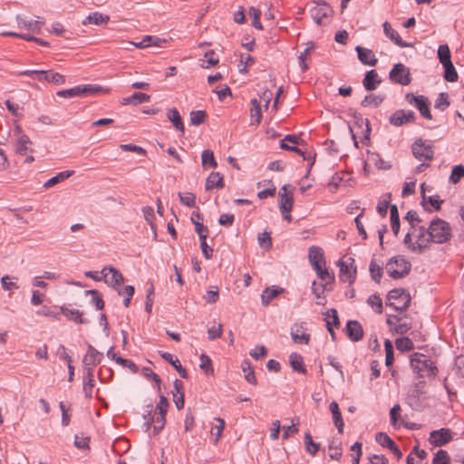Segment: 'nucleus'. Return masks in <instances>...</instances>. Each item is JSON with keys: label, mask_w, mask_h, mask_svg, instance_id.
<instances>
[{"label": "nucleus", "mask_w": 464, "mask_h": 464, "mask_svg": "<svg viewBox=\"0 0 464 464\" xmlns=\"http://www.w3.org/2000/svg\"><path fill=\"white\" fill-rule=\"evenodd\" d=\"M110 20L109 15L102 14L99 12H94L90 14L82 22L84 25L91 24L100 25L102 24H106Z\"/></svg>", "instance_id": "obj_33"}, {"label": "nucleus", "mask_w": 464, "mask_h": 464, "mask_svg": "<svg viewBox=\"0 0 464 464\" xmlns=\"http://www.w3.org/2000/svg\"><path fill=\"white\" fill-rule=\"evenodd\" d=\"M216 424L211 429V434L215 436V443H218L219 439L222 437L223 430L225 429V421L221 418H215Z\"/></svg>", "instance_id": "obj_45"}, {"label": "nucleus", "mask_w": 464, "mask_h": 464, "mask_svg": "<svg viewBox=\"0 0 464 464\" xmlns=\"http://www.w3.org/2000/svg\"><path fill=\"white\" fill-rule=\"evenodd\" d=\"M224 187L223 176L219 172H211L206 180V189L222 188Z\"/></svg>", "instance_id": "obj_29"}, {"label": "nucleus", "mask_w": 464, "mask_h": 464, "mask_svg": "<svg viewBox=\"0 0 464 464\" xmlns=\"http://www.w3.org/2000/svg\"><path fill=\"white\" fill-rule=\"evenodd\" d=\"M16 130L18 131L19 136L15 142V151L20 155H25L29 150L31 140L26 135L21 133L19 127L16 128Z\"/></svg>", "instance_id": "obj_28"}, {"label": "nucleus", "mask_w": 464, "mask_h": 464, "mask_svg": "<svg viewBox=\"0 0 464 464\" xmlns=\"http://www.w3.org/2000/svg\"><path fill=\"white\" fill-rule=\"evenodd\" d=\"M101 274L102 275L104 282L114 288L121 285L124 281L122 274L112 266L104 267L101 271Z\"/></svg>", "instance_id": "obj_15"}, {"label": "nucleus", "mask_w": 464, "mask_h": 464, "mask_svg": "<svg viewBox=\"0 0 464 464\" xmlns=\"http://www.w3.org/2000/svg\"><path fill=\"white\" fill-rule=\"evenodd\" d=\"M462 178H464V166L461 164L454 166L450 175L449 182L456 185Z\"/></svg>", "instance_id": "obj_44"}, {"label": "nucleus", "mask_w": 464, "mask_h": 464, "mask_svg": "<svg viewBox=\"0 0 464 464\" xmlns=\"http://www.w3.org/2000/svg\"><path fill=\"white\" fill-rule=\"evenodd\" d=\"M415 121V113L412 111L397 110L389 118V122L396 127Z\"/></svg>", "instance_id": "obj_16"}, {"label": "nucleus", "mask_w": 464, "mask_h": 464, "mask_svg": "<svg viewBox=\"0 0 464 464\" xmlns=\"http://www.w3.org/2000/svg\"><path fill=\"white\" fill-rule=\"evenodd\" d=\"M444 67V78L447 82H454L458 81V72L452 63L443 65Z\"/></svg>", "instance_id": "obj_49"}, {"label": "nucleus", "mask_w": 464, "mask_h": 464, "mask_svg": "<svg viewBox=\"0 0 464 464\" xmlns=\"http://www.w3.org/2000/svg\"><path fill=\"white\" fill-rule=\"evenodd\" d=\"M383 32H384L385 35L389 39H391L396 45H398L400 47H411V44L402 41L401 37L397 33V31H395L388 22H385L383 24Z\"/></svg>", "instance_id": "obj_22"}, {"label": "nucleus", "mask_w": 464, "mask_h": 464, "mask_svg": "<svg viewBox=\"0 0 464 464\" xmlns=\"http://www.w3.org/2000/svg\"><path fill=\"white\" fill-rule=\"evenodd\" d=\"M354 259L352 257L346 260H340L338 266H340V279L344 283L352 284L355 280L356 268L353 266Z\"/></svg>", "instance_id": "obj_9"}, {"label": "nucleus", "mask_w": 464, "mask_h": 464, "mask_svg": "<svg viewBox=\"0 0 464 464\" xmlns=\"http://www.w3.org/2000/svg\"><path fill=\"white\" fill-rule=\"evenodd\" d=\"M375 440L382 447L388 448L393 455L399 459L402 457V453L397 447L395 442L384 432H378Z\"/></svg>", "instance_id": "obj_19"}, {"label": "nucleus", "mask_w": 464, "mask_h": 464, "mask_svg": "<svg viewBox=\"0 0 464 464\" xmlns=\"http://www.w3.org/2000/svg\"><path fill=\"white\" fill-rule=\"evenodd\" d=\"M332 13V8L326 3H318L310 10L311 17L318 25L325 24Z\"/></svg>", "instance_id": "obj_7"}, {"label": "nucleus", "mask_w": 464, "mask_h": 464, "mask_svg": "<svg viewBox=\"0 0 464 464\" xmlns=\"http://www.w3.org/2000/svg\"><path fill=\"white\" fill-rule=\"evenodd\" d=\"M405 100L411 104L415 106L420 112V114L428 119L431 120L432 116L429 108L428 98L423 95H414L413 93H407L405 95Z\"/></svg>", "instance_id": "obj_8"}, {"label": "nucleus", "mask_w": 464, "mask_h": 464, "mask_svg": "<svg viewBox=\"0 0 464 464\" xmlns=\"http://www.w3.org/2000/svg\"><path fill=\"white\" fill-rule=\"evenodd\" d=\"M161 42L162 41L159 38H154L153 36L147 35L142 39V41H140L139 43L130 42V44L134 45L137 48H145V47L150 46L152 44L159 45L160 43H161Z\"/></svg>", "instance_id": "obj_48"}, {"label": "nucleus", "mask_w": 464, "mask_h": 464, "mask_svg": "<svg viewBox=\"0 0 464 464\" xmlns=\"http://www.w3.org/2000/svg\"><path fill=\"white\" fill-rule=\"evenodd\" d=\"M314 44L313 43H308L306 48L304 52H302L298 56V63L302 72H305L308 69V64L306 63V59L310 56L311 52L314 50Z\"/></svg>", "instance_id": "obj_42"}, {"label": "nucleus", "mask_w": 464, "mask_h": 464, "mask_svg": "<svg viewBox=\"0 0 464 464\" xmlns=\"http://www.w3.org/2000/svg\"><path fill=\"white\" fill-rule=\"evenodd\" d=\"M411 328V324L406 318L399 317L396 326H394V331L399 334H403Z\"/></svg>", "instance_id": "obj_60"}, {"label": "nucleus", "mask_w": 464, "mask_h": 464, "mask_svg": "<svg viewBox=\"0 0 464 464\" xmlns=\"http://www.w3.org/2000/svg\"><path fill=\"white\" fill-rule=\"evenodd\" d=\"M180 202L187 207H194L196 204V196L193 193H179Z\"/></svg>", "instance_id": "obj_63"}, {"label": "nucleus", "mask_w": 464, "mask_h": 464, "mask_svg": "<svg viewBox=\"0 0 464 464\" xmlns=\"http://www.w3.org/2000/svg\"><path fill=\"white\" fill-rule=\"evenodd\" d=\"M242 370L246 372L245 378L246 380L251 383L256 385V378L255 376L254 369L251 367V364L249 362L245 361L242 364Z\"/></svg>", "instance_id": "obj_53"}, {"label": "nucleus", "mask_w": 464, "mask_h": 464, "mask_svg": "<svg viewBox=\"0 0 464 464\" xmlns=\"http://www.w3.org/2000/svg\"><path fill=\"white\" fill-rule=\"evenodd\" d=\"M367 304L377 313H382V302L378 295H372L367 299Z\"/></svg>", "instance_id": "obj_56"}, {"label": "nucleus", "mask_w": 464, "mask_h": 464, "mask_svg": "<svg viewBox=\"0 0 464 464\" xmlns=\"http://www.w3.org/2000/svg\"><path fill=\"white\" fill-rule=\"evenodd\" d=\"M430 242H432V238L430 237L429 229L420 227L416 240L411 245H409V248L413 252L421 253L429 246Z\"/></svg>", "instance_id": "obj_13"}, {"label": "nucleus", "mask_w": 464, "mask_h": 464, "mask_svg": "<svg viewBox=\"0 0 464 464\" xmlns=\"http://www.w3.org/2000/svg\"><path fill=\"white\" fill-rule=\"evenodd\" d=\"M281 292H283V289H279L276 286L267 287L261 295L262 304L266 306Z\"/></svg>", "instance_id": "obj_36"}, {"label": "nucleus", "mask_w": 464, "mask_h": 464, "mask_svg": "<svg viewBox=\"0 0 464 464\" xmlns=\"http://www.w3.org/2000/svg\"><path fill=\"white\" fill-rule=\"evenodd\" d=\"M390 79L393 82L409 85L411 81L409 68L402 63L394 64L390 72Z\"/></svg>", "instance_id": "obj_11"}, {"label": "nucleus", "mask_w": 464, "mask_h": 464, "mask_svg": "<svg viewBox=\"0 0 464 464\" xmlns=\"http://www.w3.org/2000/svg\"><path fill=\"white\" fill-rule=\"evenodd\" d=\"M380 82L381 80L375 70L367 72L362 81V84L367 91L375 90Z\"/></svg>", "instance_id": "obj_27"}, {"label": "nucleus", "mask_w": 464, "mask_h": 464, "mask_svg": "<svg viewBox=\"0 0 464 464\" xmlns=\"http://www.w3.org/2000/svg\"><path fill=\"white\" fill-rule=\"evenodd\" d=\"M355 50L358 53L359 60L363 64L374 66L377 63L378 60L372 50L362 46H357Z\"/></svg>", "instance_id": "obj_21"}, {"label": "nucleus", "mask_w": 464, "mask_h": 464, "mask_svg": "<svg viewBox=\"0 0 464 464\" xmlns=\"http://www.w3.org/2000/svg\"><path fill=\"white\" fill-rule=\"evenodd\" d=\"M74 173L73 170H65L58 173L57 175L53 176V178L49 179L44 184V188H49L51 187H53L54 185L65 180L66 179L72 176Z\"/></svg>", "instance_id": "obj_35"}, {"label": "nucleus", "mask_w": 464, "mask_h": 464, "mask_svg": "<svg viewBox=\"0 0 464 464\" xmlns=\"http://www.w3.org/2000/svg\"><path fill=\"white\" fill-rule=\"evenodd\" d=\"M412 153L420 161L431 160L434 156L433 146L431 142L418 139L412 144Z\"/></svg>", "instance_id": "obj_6"}, {"label": "nucleus", "mask_w": 464, "mask_h": 464, "mask_svg": "<svg viewBox=\"0 0 464 464\" xmlns=\"http://www.w3.org/2000/svg\"><path fill=\"white\" fill-rule=\"evenodd\" d=\"M428 229L433 243L442 244L449 241L451 237V227L450 224L443 219H433Z\"/></svg>", "instance_id": "obj_2"}, {"label": "nucleus", "mask_w": 464, "mask_h": 464, "mask_svg": "<svg viewBox=\"0 0 464 464\" xmlns=\"http://www.w3.org/2000/svg\"><path fill=\"white\" fill-rule=\"evenodd\" d=\"M411 366L420 377H434L437 374V367L424 354L415 353L411 359Z\"/></svg>", "instance_id": "obj_1"}, {"label": "nucleus", "mask_w": 464, "mask_h": 464, "mask_svg": "<svg viewBox=\"0 0 464 464\" xmlns=\"http://www.w3.org/2000/svg\"><path fill=\"white\" fill-rule=\"evenodd\" d=\"M346 334L353 342H358L363 337V330L357 321H349L346 324Z\"/></svg>", "instance_id": "obj_20"}, {"label": "nucleus", "mask_w": 464, "mask_h": 464, "mask_svg": "<svg viewBox=\"0 0 464 464\" xmlns=\"http://www.w3.org/2000/svg\"><path fill=\"white\" fill-rule=\"evenodd\" d=\"M391 227L395 236L400 230V217L396 205L391 206Z\"/></svg>", "instance_id": "obj_43"}, {"label": "nucleus", "mask_w": 464, "mask_h": 464, "mask_svg": "<svg viewBox=\"0 0 464 464\" xmlns=\"http://www.w3.org/2000/svg\"><path fill=\"white\" fill-rule=\"evenodd\" d=\"M43 81H46L56 85H62L65 83V77L58 72L44 70Z\"/></svg>", "instance_id": "obj_38"}, {"label": "nucleus", "mask_w": 464, "mask_h": 464, "mask_svg": "<svg viewBox=\"0 0 464 464\" xmlns=\"http://www.w3.org/2000/svg\"><path fill=\"white\" fill-rule=\"evenodd\" d=\"M370 273L372 278L376 282L380 283L382 276V268L376 264L373 260H372L370 264Z\"/></svg>", "instance_id": "obj_61"}, {"label": "nucleus", "mask_w": 464, "mask_h": 464, "mask_svg": "<svg viewBox=\"0 0 464 464\" xmlns=\"http://www.w3.org/2000/svg\"><path fill=\"white\" fill-rule=\"evenodd\" d=\"M94 387L93 371L84 370L83 391L87 397H92V391Z\"/></svg>", "instance_id": "obj_37"}, {"label": "nucleus", "mask_w": 464, "mask_h": 464, "mask_svg": "<svg viewBox=\"0 0 464 464\" xmlns=\"http://www.w3.org/2000/svg\"><path fill=\"white\" fill-rule=\"evenodd\" d=\"M329 410L332 413L333 420H334L335 427L338 430V432L340 434H342L343 432L344 423H343V420L342 418V413L339 409L338 403L336 401H332L329 405Z\"/></svg>", "instance_id": "obj_23"}, {"label": "nucleus", "mask_w": 464, "mask_h": 464, "mask_svg": "<svg viewBox=\"0 0 464 464\" xmlns=\"http://www.w3.org/2000/svg\"><path fill=\"white\" fill-rule=\"evenodd\" d=\"M251 109H250V118H251V125H258L261 122L262 119V111L260 102L256 99L251 100Z\"/></svg>", "instance_id": "obj_32"}, {"label": "nucleus", "mask_w": 464, "mask_h": 464, "mask_svg": "<svg viewBox=\"0 0 464 464\" xmlns=\"http://www.w3.org/2000/svg\"><path fill=\"white\" fill-rule=\"evenodd\" d=\"M3 35H8V36H13V37H17V38H21V39H24L25 41H28V42H35L41 45H44V46H48L49 44L41 39V38H37V37H34L33 35H30V34H19V33H15V32H11V31H5L3 32L2 34Z\"/></svg>", "instance_id": "obj_34"}, {"label": "nucleus", "mask_w": 464, "mask_h": 464, "mask_svg": "<svg viewBox=\"0 0 464 464\" xmlns=\"http://www.w3.org/2000/svg\"><path fill=\"white\" fill-rule=\"evenodd\" d=\"M306 324L302 322L294 324L290 329L292 340L297 344H308L310 341V334L306 332Z\"/></svg>", "instance_id": "obj_14"}, {"label": "nucleus", "mask_w": 464, "mask_h": 464, "mask_svg": "<svg viewBox=\"0 0 464 464\" xmlns=\"http://www.w3.org/2000/svg\"><path fill=\"white\" fill-rule=\"evenodd\" d=\"M396 347L399 351L405 352L413 349V343L408 337L398 338L395 342Z\"/></svg>", "instance_id": "obj_58"}, {"label": "nucleus", "mask_w": 464, "mask_h": 464, "mask_svg": "<svg viewBox=\"0 0 464 464\" xmlns=\"http://www.w3.org/2000/svg\"><path fill=\"white\" fill-rule=\"evenodd\" d=\"M411 264L401 256L392 257L386 264V272L394 279L401 278L409 274Z\"/></svg>", "instance_id": "obj_4"}, {"label": "nucleus", "mask_w": 464, "mask_h": 464, "mask_svg": "<svg viewBox=\"0 0 464 464\" xmlns=\"http://www.w3.org/2000/svg\"><path fill=\"white\" fill-rule=\"evenodd\" d=\"M199 219H201V216L199 213H192L191 221L195 226V231L198 235L199 238H201V236L208 237V228L206 226H204L201 222H199Z\"/></svg>", "instance_id": "obj_40"}, {"label": "nucleus", "mask_w": 464, "mask_h": 464, "mask_svg": "<svg viewBox=\"0 0 464 464\" xmlns=\"http://www.w3.org/2000/svg\"><path fill=\"white\" fill-rule=\"evenodd\" d=\"M304 445L306 451L314 456L320 449V445L313 441L312 436L309 432L304 434Z\"/></svg>", "instance_id": "obj_47"}, {"label": "nucleus", "mask_w": 464, "mask_h": 464, "mask_svg": "<svg viewBox=\"0 0 464 464\" xmlns=\"http://www.w3.org/2000/svg\"><path fill=\"white\" fill-rule=\"evenodd\" d=\"M382 101L383 97L375 94H369L364 97L361 104L362 107H378L382 102Z\"/></svg>", "instance_id": "obj_50"}, {"label": "nucleus", "mask_w": 464, "mask_h": 464, "mask_svg": "<svg viewBox=\"0 0 464 464\" xmlns=\"http://www.w3.org/2000/svg\"><path fill=\"white\" fill-rule=\"evenodd\" d=\"M290 186L284 185L279 191V208L281 212H291L294 204L292 192L288 191Z\"/></svg>", "instance_id": "obj_18"}, {"label": "nucleus", "mask_w": 464, "mask_h": 464, "mask_svg": "<svg viewBox=\"0 0 464 464\" xmlns=\"http://www.w3.org/2000/svg\"><path fill=\"white\" fill-rule=\"evenodd\" d=\"M167 117L172 122L177 130L184 133V124L180 114L176 108L169 109L167 112Z\"/></svg>", "instance_id": "obj_30"}, {"label": "nucleus", "mask_w": 464, "mask_h": 464, "mask_svg": "<svg viewBox=\"0 0 464 464\" xmlns=\"http://www.w3.org/2000/svg\"><path fill=\"white\" fill-rule=\"evenodd\" d=\"M289 362L294 371L301 373L305 372L303 357L300 354L296 353H292L289 356Z\"/></svg>", "instance_id": "obj_39"}, {"label": "nucleus", "mask_w": 464, "mask_h": 464, "mask_svg": "<svg viewBox=\"0 0 464 464\" xmlns=\"http://www.w3.org/2000/svg\"><path fill=\"white\" fill-rule=\"evenodd\" d=\"M85 295H92V303L94 304V305L96 306V308L98 310H102L103 309L104 307V302L102 298V295L100 294L99 291L97 290H87L85 291Z\"/></svg>", "instance_id": "obj_59"}, {"label": "nucleus", "mask_w": 464, "mask_h": 464, "mask_svg": "<svg viewBox=\"0 0 464 464\" xmlns=\"http://www.w3.org/2000/svg\"><path fill=\"white\" fill-rule=\"evenodd\" d=\"M433 464H450V456L448 452L444 450H440L435 454L433 460Z\"/></svg>", "instance_id": "obj_64"}, {"label": "nucleus", "mask_w": 464, "mask_h": 464, "mask_svg": "<svg viewBox=\"0 0 464 464\" xmlns=\"http://www.w3.org/2000/svg\"><path fill=\"white\" fill-rule=\"evenodd\" d=\"M308 257L310 262L314 261H324V252L323 249L316 246H312L308 250Z\"/></svg>", "instance_id": "obj_52"}, {"label": "nucleus", "mask_w": 464, "mask_h": 464, "mask_svg": "<svg viewBox=\"0 0 464 464\" xmlns=\"http://www.w3.org/2000/svg\"><path fill=\"white\" fill-rule=\"evenodd\" d=\"M384 348H385V364L387 366H390L392 364L394 361L393 356V345L390 340H386L384 343Z\"/></svg>", "instance_id": "obj_62"}, {"label": "nucleus", "mask_w": 464, "mask_h": 464, "mask_svg": "<svg viewBox=\"0 0 464 464\" xmlns=\"http://www.w3.org/2000/svg\"><path fill=\"white\" fill-rule=\"evenodd\" d=\"M150 99V96L146 94V93H143V92H134L130 97L122 98L121 103L123 105H127V104L138 105V104H140L142 102H149Z\"/></svg>", "instance_id": "obj_31"}, {"label": "nucleus", "mask_w": 464, "mask_h": 464, "mask_svg": "<svg viewBox=\"0 0 464 464\" xmlns=\"http://www.w3.org/2000/svg\"><path fill=\"white\" fill-rule=\"evenodd\" d=\"M449 95L446 92H440L435 101L434 107L440 111H445L450 106Z\"/></svg>", "instance_id": "obj_54"}, {"label": "nucleus", "mask_w": 464, "mask_h": 464, "mask_svg": "<svg viewBox=\"0 0 464 464\" xmlns=\"http://www.w3.org/2000/svg\"><path fill=\"white\" fill-rule=\"evenodd\" d=\"M61 312L69 320H72V321L75 322L76 324H89V320L83 318L82 313L77 309H69L67 307L62 306Z\"/></svg>", "instance_id": "obj_25"}, {"label": "nucleus", "mask_w": 464, "mask_h": 464, "mask_svg": "<svg viewBox=\"0 0 464 464\" xmlns=\"http://www.w3.org/2000/svg\"><path fill=\"white\" fill-rule=\"evenodd\" d=\"M16 22L18 28L36 34L41 33L42 26L44 24V20L41 17H37V19L34 20L20 14L16 15Z\"/></svg>", "instance_id": "obj_10"}, {"label": "nucleus", "mask_w": 464, "mask_h": 464, "mask_svg": "<svg viewBox=\"0 0 464 464\" xmlns=\"http://www.w3.org/2000/svg\"><path fill=\"white\" fill-rule=\"evenodd\" d=\"M142 213L144 216L145 220L148 222V224L150 226L151 229L154 232L155 237H157L156 234V227L154 225L153 219H154V209L152 207H143L142 208Z\"/></svg>", "instance_id": "obj_55"}, {"label": "nucleus", "mask_w": 464, "mask_h": 464, "mask_svg": "<svg viewBox=\"0 0 464 464\" xmlns=\"http://www.w3.org/2000/svg\"><path fill=\"white\" fill-rule=\"evenodd\" d=\"M438 58L442 65L452 63L450 60V51L447 44H441L439 46Z\"/></svg>", "instance_id": "obj_46"}, {"label": "nucleus", "mask_w": 464, "mask_h": 464, "mask_svg": "<svg viewBox=\"0 0 464 464\" xmlns=\"http://www.w3.org/2000/svg\"><path fill=\"white\" fill-rule=\"evenodd\" d=\"M166 414H160V413H154V416L151 418H149L146 421L147 430H149L151 425L153 424V430L154 433L157 434L161 430L165 425V419Z\"/></svg>", "instance_id": "obj_26"}, {"label": "nucleus", "mask_w": 464, "mask_h": 464, "mask_svg": "<svg viewBox=\"0 0 464 464\" xmlns=\"http://www.w3.org/2000/svg\"><path fill=\"white\" fill-rule=\"evenodd\" d=\"M411 303V296L403 289H393L388 293L386 304L395 311H405Z\"/></svg>", "instance_id": "obj_3"}, {"label": "nucleus", "mask_w": 464, "mask_h": 464, "mask_svg": "<svg viewBox=\"0 0 464 464\" xmlns=\"http://www.w3.org/2000/svg\"><path fill=\"white\" fill-rule=\"evenodd\" d=\"M206 117L204 111H193L189 114V121L192 125L198 126L204 122Z\"/></svg>", "instance_id": "obj_57"}, {"label": "nucleus", "mask_w": 464, "mask_h": 464, "mask_svg": "<svg viewBox=\"0 0 464 464\" xmlns=\"http://www.w3.org/2000/svg\"><path fill=\"white\" fill-rule=\"evenodd\" d=\"M202 165L206 168L209 165L211 168H216L218 166L217 161L214 158V153L210 150H205L201 155Z\"/></svg>", "instance_id": "obj_51"}, {"label": "nucleus", "mask_w": 464, "mask_h": 464, "mask_svg": "<svg viewBox=\"0 0 464 464\" xmlns=\"http://www.w3.org/2000/svg\"><path fill=\"white\" fill-rule=\"evenodd\" d=\"M102 353H99L91 344L88 345V351L82 359L84 370L93 371V368L100 363Z\"/></svg>", "instance_id": "obj_17"}, {"label": "nucleus", "mask_w": 464, "mask_h": 464, "mask_svg": "<svg viewBox=\"0 0 464 464\" xmlns=\"http://www.w3.org/2000/svg\"><path fill=\"white\" fill-rule=\"evenodd\" d=\"M453 433L450 429L441 428L430 433L429 442L434 447H441L451 441Z\"/></svg>", "instance_id": "obj_12"}, {"label": "nucleus", "mask_w": 464, "mask_h": 464, "mask_svg": "<svg viewBox=\"0 0 464 464\" xmlns=\"http://www.w3.org/2000/svg\"><path fill=\"white\" fill-rule=\"evenodd\" d=\"M160 356L165 361L169 362L177 370V372L179 373V375L182 378H184V379L188 378V373H187L186 369L182 367L179 360L176 356H174L173 354H171L169 353H166V352L160 353Z\"/></svg>", "instance_id": "obj_24"}, {"label": "nucleus", "mask_w": 464, "mask_h": 464, "mask_svg": "<svg viewBox=\"0 0 464 464\" xmlns=\"http://www.w3.org/2000/svg\"><path fill=\"white\" fill-rule=\"evenodd\" d=\"M102 92V88L96 84L78 85L71 89L57 92V96L72 98L77 96H89Z\"/></svg>", "instance_id": "obj_5"}, {"label": "nucleus", "mask_w": 464, "mask_h": 464, "mask_svg": "<svg viewBox=\"0 0 464 464\" xmlns=\"http://www.w3.org/2000/svg\"><path fill=\"white\" fill-rule=\"evenodd\" d=\"M17 282L18 277L16 276H10L5 275L1 278L2 288L5 291L17 290L19 288Z\"/></svg>", "instance_id": "obj_41"}]
</instances>
